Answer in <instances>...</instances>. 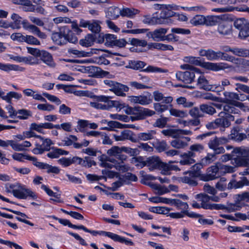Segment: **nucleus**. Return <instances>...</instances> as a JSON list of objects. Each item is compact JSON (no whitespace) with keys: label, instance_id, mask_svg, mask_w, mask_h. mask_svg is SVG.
Instances as JSON below:
<instances>
[{"label":"nucleus","instance_id":"obj_36","mask_svg":"<svg viewBox=\"0 0 249 249\" xmlns=\"http://www.w3.org/2000/svg\"><path fill=\"white\" fill-rule=\"evenodd\" d=\"M0 70L9 72L11 71H22L24 68L18 65L0 63Z\"/></svg>","mask_w":249,"mask_h":249},{"label":"nucleus","instance_id":"obj_17","mask_svg":"<svg viewBox=\"0 0 249 249\" xmlns=\"http://www.w3.org/2000/svg\"><path fill=\"white\" fill-rule=\"evenodd\" d=\"M241 131L239 126L233 127L231 130V134L229 135V139L233 140L237 142H240L246 139H248V134L240 133Z\"/></svg>","mask_w":249,"mask_h":249},{"label":"nucleus","instance_id":"obj_46","mask_svg":"<svg viewBox=\"0 0 249 249\" xmlns=\"http://www.w3.org/2000/svg\"><path fill=\"white\" fill-rule=\"evenodd\" d=\"M146 64L142 61L139 60H130L128 62V66L127 68L135 70H140L143 68Z\"/></svg>","mask_w":249,"mask_h":249},{"label":"nucleus","instance_id":"obj_15","mask_svg":"<svg viewBox=\"0 0 249 249\" xmlns=\"http://www.w3.org/2000/svg\"><path fill=\"white\" fill-rule=\"evenodd\" d=\"M168 29L160 28L156 29L152 32L147 33V36L149 38L157 42L164 41L165 35L167 33Z\"/></svg>","mask_w":249,"mask_h":249},{"label":"nucleus","instance_id":"obj_50","mask_svg":"<svg viewBox=\"0 0 249 249\" xmlns=\"http://www.w3.org/2000/svg\"><path fill=\"white\" fill-rule=\"evenodd\" d=\"M217 155L218 154H215L214 152L212 153H208L207 156L201 160V164L203 165H207L212 163L216 160Z\"/></svg>","mask_w":249,"mask_h":249},{"label":"nucleus","instance_id":"obj_19","mask_svg":"<svg viewBox=\"0 0 249 249\" xmlns=\"http://www.w3.org/2000/svg\"><path fill=\"white\" fill-rule=\"evenodd\" d=\"M220 51L215 52L212 49H201L199 51V54L201 56H205L209 61L219 60Z\"/></svg>","mask_w":249,"mask_h":249},{"label":"nucleus","instance_id":"obj_39","mask_svg":"<svg viewBox=\"0 0 249 249\" xmlns=\"http://www.w3.org/2000/svg\"><path fill=\"white\" fill-rule=\"evenodd\" d=\"M189 149L190 151L187 152L189 156L194 158L196 157V153H200L204 150V147L202 144L195 143L191 145Z\"/></svg>","mask_w":249,"mask_h":249},{"label":"nucleus","instance_id":"obj_48","mask_svg":"<svg viewBox=\"0 0 249 249\" xmlns=\"http://www.w3.org/2000/svg\"><path fill=\"white\" fill-rule=\"evenodd\" d=\"M205 16L201 15H196L193 17L190 21V23L195 26L204 25L205 24Z\"/></svg>","mask_w":249,"mask_h":249},{"label":"nucleus","instance_id":"obj_58","mask_svg":"<svg viewBox=\"0 0 249 249\" xmlns=\"http://www.w3.org/2000/svg\"><path fill=\"white\" fill-rule=\"evenodd\" d=\"M232 53L237 56L241 57H249V50L244 48H234Z\"/></svg>","mask_w":249,"mask_h":249},{"label":"nucleus","instance_id":"obj_10","mask_svg":"<svg viewBox=\"0 0 249 249\" xmlns=\"http://www.w3.org/2000/svg\"><path fill=\"white\" fill-rule=\"evenodd\" d=\"M111 97L106 96L105 95L95 96L94 99L96 101L98 102H103L107 104H103L94 102H90V106L96 109L109 110L112 107L116 106L117 104V102L116 101L110 100L109 99Z\"/></svg>","mask_w":249,"mask_h":249},{"label":"nucleus","instance_id":"obj_1","mask_svg":"<svg viewBox=\"0 0 249 249\" xmlns=\"http://www.w3.org/2000/svg\"><path fill=\"white\" fill-rule=\"evenodd\" d=\"M222 93L225 98H220V102L225 104L223 106L224 111L238 114L240 112L239 108L245 110L246 107L244 104L236 101L245 100L244 95L241 94L239 95L237 93L228 91L223 92Z\"/></svg>","mask_w":249,"mask_h":249},{"label":"nucleus","instance_id":"obj_27","mask_svg":"<svg viewBox=\"0 0 249 249\" xmlns=\"http://www.w3.org/2000/svg\"><path fill=\"white\" fill-rule=\"evenodd\" d=\"M249 186L248 179L246 177H242L239 181L233 180L228 184V189H237L242 188L244 186Z\"/></svg>","mask_w":249,"mask_h":249},{"label":"nucleus","instance_id":"obj_2","mask_svg":"<svg viewBox=\"0 0 249 249\" xmlns=\"http://www.w3.org/2000/svg\"><path fill=\"white\" fill-rule=\"evenodd\" d=\"M51 38L53 42L58 45H64L70 42L76 44L78 38L68 26L61 27L58 32L52 34Z\"/></svg>","mask_w":249,"mask_h":249},{"label":"nucleus","instance_id":"obj_35","mask_svg":"<svg viewBox=\"0 0 249 249\" xmlns=\"http://www.w3.org/2000/svg\"><path fill=\"white\" fill-rule=\"evenodd\" d=\"M101 22L97 20H90L89 25L88 29L92 33H94V35H96L97 36L101 37L102 34H100L101 31Z\"/></svg>","mask_w":249,"mask_h":249},{"label":"nucleus","instance_id":"obj_6","mask_svg":"<svg viewBox=\"0 0 249 249\" xmlns=\"http://www.w3.org/2000/svg\"><path fill=\"white\" fill-rule=\"evenodd\" d=\"M12 158L14 160L20 162L23 161V159L32 161L34 165L40 169H46L47 172L48 174L53 173L58 174L60 172V170L58 167L53 166L46 163L38 161L36 157H32L27 154L15 153L12 155Z\"/></svg>","mask_w":249,"mask_h":249},{"label":"nucleus","instance_id":"obj_12","mask_svg":"<svg viewBox=\"0 0 249 249\" xmlns=\"http://www.w3.org/2000/svg\"><path fill=\"white\" fill-rule=\"evenodd\" d=\"M235 28L239 30V37L245 39L249 37V22L244 18L236 19L234 22Z\"/></svg>","mask_w":249,"mask_h":249},{"label":"nucleus","instance_id":"obj_28","mask_svg":"<svg viewBox=\"0 0 249 249\" xmlns=\"http://www.w3.org/2000/svg\"><path fill=\"white\" fill-rule=\"evenodd\" d=\"M161 160L158 157L151 156L146 158V166L150 171L158 169Z\"/></svg>","mask_w":249,"mask_h":249},{"label":"nucleus","instance_id":"obj_54","mask_svg":"<svg viewBox=\"0 0 249 249\" xmlns=\"http://www.w3.org/2000/svg\"><path fill=\"white\" fill-rule=\"evenodd\" d=\"M202 165L201 164H195L194 166L191 168V170H189L190 172H191V174L194 177H196V178H199L201 179V177L203 174H201V169L202 167Z\"/></svg>","mask_w":249,"mask_h":249},{"label":"nucleus","instance_id":"obj_32","mask_svg":"<svg viewBox=\"0 0 249 249\" xmlns=\"http://www.w3.org/2000/svg\"><path fill=\"white\" fill-rule=\"evenodd\" d=\"M154 100L156 102L161 101V103L165 104H170L173 101V97L171 96L165 97L161 92L158 90L154 91L153 92Z\"/></svg>","mask_w":249,"mask_h":249},{"label":"nucleus","instance_id":"obj_55","mask_svg":"<svg viewBox=\"0 0 249 249\" xmlns=\"http://www.w3.org/2000/svg\"><path fill=\"white\" fill-rule=\"evenodd\" d=\"M169 118L161 116L160 118L157 119L153 124L154 127L163 128L166 126Z\"/></svg>","mask_w":249,"mask_h":249},{"label":"nucleus","instance_id":"obj_26","mask_svg":"<svg viewBox=\"0 0 249 249\" xmlns=\"http://www.w3.org/2000/svg\"><path fill=\"white\" fill-rule=\"evenodd\" d=\"M196 77H197L196 85L199 89L205 90H211L212 89V85L209 84L205 77L201 74L200 71V75H198Z\"/></svg>","mask_w":249,"mask_h":249},{"label":"nucleus","instance_id":"obj_22","mask_svg":"<svg viewBox=\"0 0 249 249\" xmlns=\"http://www.w3.org/2000/svg\"><path fill=\"white\" fill-rule=\"evenodd\" d=\"M231 164L234 165L231 166L235 168L234 172L238 167H248L249 165V158L237 156L231 160Z\"/></svg>","mask_w":249,"mask_h":249},{"label":"nucleus","instance_id":"obj_25","mask_svg":"<svg viewBox=\"0 0 249 249\" xmlns=\"http://www.w3.org/2000/svg\"><path fill=\"white\" fill-rule=\"evenodd\" d=\"M121 9L117 6H112L105 10L106 17L108 20L117 19L120 15Z\"/></svg>","mask_w":249,"mask_h":249},{"label":"nucleus","instance_id":"obj_14","mask_svg":"<svg viewBox=\"0 0 249 249\" xmlns=\"http://www.w3.org/2000/svg\"><path fill=\"white\" fill-rule=\"evenodd\" d=\"M42 142L41 144L36 142V147L34 148L32 152L34 154H42L44 151H48L50 149V146L53 144L52 141L50 139L44 138L39 139Z\"/></svg>","mask_w":249,"mask_h":249},{"label":"nucleus","instance_id":"obj_5","mask_svg":"<svg viewBox=\"0 0 249 249\" xmlns=\"http://www.w3.org/2000/svg\"><path fill=\"white\" fill-rule=\"evenodd\" d=\"M184 61L186 62L200 66L205 69L218 71L221 70H224L230 68L229 65L226 63H212L210 62H202L200 58L199 57H194L192 56H186L184 58Z\"/></svg>","mask_w":249,"mask_h":249},{"label":"nucleus","instance_id":"obj_7","mask_svg":"<svg viewBox=\"0 0 249 249\" xmlns=\"http://www.w3.org/2000/svg\"><path fill=\"white\" fill-rule=\"evenodd\" d=\"M180 68L182 70H185L186 71L177 72L176 77L178 80L182 81L184 84L192 83L194 81L195 78L200 75V70L190 64L181 65Z\"/></svg>","mask_w":249,"mask_h":249},{"label":"nucleus","instance_id":"obj_29","mask_svg":"<svg viewBox=\"0 0 249 249\" xmlns=\"http://www.w3.org/2000/svg\"><path fill=\"white\" fill-rule=\"evenodd\" d=\"M215 132L214 131H210L207 133H203L201 135H199L197 136L196 138L197 139H203L206 137L210 136H213L214 138L217 141V142L218 143L219 145L221 146V144H225L229 142L228 138H226L225 137H217L216 136H215Z\"/></svg>","mask_w":249,"mask_h":249},{"label":"nucleus","instance_id":"obj_34","mask_svg":"<svg viewBox=\"0 0 249 249\" xmlns=\"http://www.w3.org/2000/svg\"><path fill=\"white\" fill-rule=\"evenodd\" d=\"M96 38V35L91 34H88L84 38L80 40L79 44L83 47H90L93 44Z\"/></svg>","mask_w":249,"mask_h":249},{"label":"nucleus","instance_id":"obj_30","mask_svg":"<svg viewBox=\"0 0 249 249\" xmlns=\"http://www.w3.org/2000/svg\"><path fill=\"white\" fill-rule=\"evenodd\" d=\"M184 174L186 176L181 177L180 178V180L182 182L187 183L192 186H196L197 185V182L196 180V178H197L193 176V175L191 174V172L187 171L184 172Z\"/></svg>","mask_w":249,"mask_h":249},{"label":"nucleus","instance_id":"obj_59","mask_svg":"<svg viewBox=\"0 0 249 249\" xmlns=\"http://www.w3.org/2000/svg\"><path fill=\"white\" fill-rule=\"evenodd\" d=\"M30 29L29 31L32 34H34L35 36H37L38 37L41 39H45L46 38V34L42 32L39 28L36 26L35 25H33L32 26L30 27Z\"/></svg>","mask_w":249,"mask_h":249},{"label":"nucleus","instance_id":"obj_11","mask_svg":"<svg viewBox=\"0 0 249 249\" xmlns=\"http://www.w3.org/2000/svg\"><path fill=\"white\" fill-rule=\"evenodd\" d=\"M13 195L18 198L26 199L30 198L33 200H36V194L30 189L26 188L24 185H19L18 189H13L12 191Z\"/></svg>","mask_w":249,"mask_h":249},{"label":"nucleus","instance_id":"obj_43","mask_svg":"<svg viewBox=\"0 0 249 249\" xmlns=\"http://www.w3.org/2000/svg\"><path fill=\"white\" fill-rule=\"evenodd\" d=\"M169 107H172L170 104H165L162 103H155L153 104V107L155 113L157 114H161L169 108Z\"/></svg>","mask_w":249,"mask_h":249},{"label":"nucleus","instance_id":"obj_56","mask_svg":"<svg viewBox=\"0 0 249 249\" xmlns=\"http://www.w3.org/2000/svg\"><path fill=\"white\" fill-rule=\"evenodd\" d=\"M148 210L154 213L163 214H167L170 211L169 209L164 207H150Z\"/></svg>","mask_w":249,"mask_h":249},{"label":"nucleus","instance_id":"obj_24","mask_svg":"<svg viewBox=\"0 0 249 249\" xmlns=\"http://www.w3.org/2000/svg\"><path fill=\"white\" fill-rule=\"evenodd\" d=\"M212 136L208 143L209 148L213 150V152H214L215 154H220L224 153L225 152L224 148L222 146H220L214 136Z\"/></svg>","mask_w":249,"mask_h":249},{"label":"nucleus","instance_id":"obj_33","mask_svg":"<svg viewBox=\"0 0 249 249\" xmlns=\"http://www.w3.org/2000/svg\"><path fill=\"white\" fill-rule=\"evenodd\" d=\"M113 137L116 141H124L125 140L133 141V132L128 129L122 131L119 135H114Z\"/></svg>","mask_w":249,"mask_h":249},{"label":"nucleus","instance_id":"obj_37","mask_svg":"<svg viewBox=\"0 0 249 249\" xmlns=\"http://www.w3.org/2000/svg\"><path fill=\"white\" fill-rule=\"evenodd\" d=\"M99 39L98 40L99 43H102L106 40L105 44L113 46L116 39L117 38V36L112 34H107L104 35V34H102L101 37H99Z\"/></svg>","mask_w":249,"mask_h":249},{"label":"nucleus","instance_id":"obj_3","mask_svg":"<svg viewBox=\"0 0 249 249\" xmlns=\"http://www.w3.org/2000/svg\"><path fill=\"white\" fill-rule=\"evenodd\" d=\"M153 7L155 10L159 11L156 12L155 14L158 18L160 24L167 23L169 18L177 15L174 11L179 9V6L174 4H161L156 3L153 4Z\"/></svg>","mask_w":249,"mask_h":249},{"label":"nucleus","instance_id":"obj_16","mask_svg":"<svg viewBox=\"0 0 249 249\" xmlns=\"http://www.w3.org/2000/svg\"><path fill=\"white\" fill-rule=\"evenodd\" d=\"M86 70L89 75L93 77H104L109 74V72L103 71L100 68L94 66L87 67Z\"/></svg>","mask_w":249,"mask_h":249},{"label":"nucleus","instance_id":"obj_61","mask_svg":"<svg viewBox=\"0 0 249 249\" xmlns=\"http://www.w3.org/2000/svg\"><path fill=\"white\" fill-rule=\"evenodd\" d=\"M182 159L179 161L181 165H190L195 162V160L193 159V157L189 156L188 152H185L181 155Z\"/></svg>","mask_w":249,"mask_h":249},{"label":"nucleus","instance_id":"obj_57","mask_svg":"<svg viewBox=\"0 0 249 249\" xmlns=\"http://www.w3.org/2000/svg\"><path fill=\"white\" fill-rule=\"evenodd\" d=\"M233 152L238 154L242 157L249 158V146L236 147L233 150Z\"/></svg>","mask_w":249,"mask_h":249},{"label":"nucleus","instance_id":"obj_20","mask_svg":"<svg viewBox=\"0 0 249 249\" xmlns=\"http://www.w3.org/2000/svg\"><path fill=\"white\" fill-rule=\"evenodd\" d=\"M217 32L222 36L230 35L232 33V26L227 21H222L218 24Z\"/></svg>","mask_w":249,"mask_h":249},{"label":"nucleus","instance_id":"obj_47","mask_svg":"<svg viewBox=\"0 0 249 249\" xmlns=\"http://www.w3.org/2000/svg\"><path fill=\"white\" fill-rule=\"evenodd\" d=\"M168 204L176 206L177 208L183 210H186L189 206L186 202H182L178 199H170L169 198Z\"/></svg>","mask_w":249,"mask_h":249},{"label":"nucleus","instance_id":"obj_38","mask_svg":"<svg viewBox=\"0 0 249 249\" xmlns=\"http://www.w3.org/2000/svg\"><path fill=\"white\" fill-rule=\"evenodd\" d=\"M79 230H82L86 232L90 233L93 236H96L97 235L99 234L100 235L107 236L110 238L111 237L112 233V232H111L105 231H94L89 230L86 227L82 225H80Z\"/></svg>","mask_w":249,"mask_h":249},{"label":"nucleus","instance_id":"obj_62","mask_svg":"<svg viewBox=\"0 0 249 249\" xmlns=\"http://www.w3.org/2000/svg\"><path fill=\"white\" fill-rule=\"evenodd\" d=\"M79 165L88 168L91 167L92 165H95L96 162L94 161L91 158L89 157H85L84 158H81V161H80Z\"/></svg>","mask_w":249,"mask_h":249},{"label":"nucleus","instance_id":"obj_9","mask_svg":"<svg viewBox=\"0 0 249 249\" xmlns=\"http://www.w3.org/2000/svg\"><path fill=\"white\" fill-rule=\"evenodd\" d=\"M104 83L109 88V90L116 95L124 97L125 92L129 90V87L123 84L109 79L105 80Z\"/></svg>","mask_w":249,"mask_h":249},{"label":"nucleus","instance_id":"obj_23","mask_svg":"<svg viewBox=\"0 0 249 249\" xmlns=\"http://www.w3.org/2000/svg\"><path fill=\"white\" fill-rule=\"evenodd\" d=\"M39 57L40 60L49 67L54 68L55 67L56 63L53 60V56L49 52L42 50Z\"/></svg>","mask_w":249,"mask_h":249},{"label":"nucleus","instance_id":"obj_21","mask_svg":"<svg viewBox=\"0 0 249 249\" xmlns=\"http://www.w3.org/2000/svg\"><path fill=\"white\" fill-rule=\"evenodd\" d=\"M170 142L171 145L177 149L183 148L188 145V142L190 141V138L188 137H184L175 138Z\"/></svg>","mask_w":249,"mask_h":249},{"label":"nucleus","instance_id":"obj_44","mask_svg":"<svg viewBox=\"0 0 249 249\" xmlns=\"http://www.w3.org/2000/svg\"><path fill=\"white\" fill-rule=\"evenodd\" d=\"M156 132L155 130H149L146 132H141L138 134V139L139 140L146 141L154 138Z\"/></svg>","mask_w":249,"mask_h":249},{"label":"nucleus","instance_id":"obj_8","mask_svg":"<svg viewBox=\"0 0 249 249\" xmlns=\"http://www.w3.org/2000/svg\"><path fill=\"white\" fill-rule=\"evenodd\" d=\"M124 111L126 114L131 115L129 117L130 120L132 121L143 120L155 114L154 110L140 106L135 107L127 106L124 107Z\"/></svg>","mask_w":249,"mask_h":249},{"label":"nucleus","instance_id":"obj_42","mask_svg":"<svg viewBox=\"0 0 249 249\" xmlns=\"http://www.w3.org/2000/svg\"><path fill=\"white\" fill-rule=\"evenodd\" d=\"M218 116L220 118L216 119V123L218 124V126H221L223 127H228L231 124L229 122L228 118H226L225 116V113L223 111L219 113Z\"/></svg>","mask_w":249,"mask_h":249},{"label":"nucleus","instance_id":"obj_49","mask_svg":"<svg viewBox=\"0 0 249 249\" xmlns=\"http://www.w3.org/2000/svg\"><path fill=\"white\" fill-rule=\"evenodd\" d=\"M22 97V95L20 93L10 91L8 92L6 95L3 98V100L5 101L9 104H11L12 98H15L17 100H19Z\"/></svg>","mask_w":249,"mask_h":249},{"label":"nucleus","instance_id":"obj_64","mask_svg":"<svg viewBox=\"0 0 249 249\" xmlns=\"http://www.w3.org/2000/svg\"><path fill=\"white\" fill-rule=\"evenodd\" d=\"M176 102L178 105H182L184 107L186 108L191 107L194 105L193 102L187 101L186 98L184 97L178 98Z\"/></svg>","mask_w":249,"mask_h":249},{"label":"nucleus","instance_id":"obj_31","mask_svg":"<svg viewBox=\"0 0 249 249\" xmlns=\"http://www.w3.org/2000/svg\"><path fill=\"white\" fill-rule=\"evenodd\" d=\"M195 198L201 202V207L204 209H209L207 207L211 206L212 204L209 202L211 199L210 196L206 194H197Z\"/></svg>","mask_w":249,"mask_h":249},{"label":"nucleus","instance_id":"obj_52","mask_svg":"<svg viewBox=\"0 0 249 249\" xmlns=\"http://www.w3.org/2000/svg\"><path fill=\"white\" fill-rule=\"evenodd\" d=\"M11 18L14 22L11 23V27L13 29H19L21 24V18L18 15L13 13L11 16Z\"/></svg>","mask_w":249,"mask_h":249},{"label":"nucleus","instance_id":"obj_63","mask_svg":"<svg viewBox=\"0 0 249 249\" xmlns=\"http://www.w3.org/2000/svg\"><path fill=\"white\" fill-rule=\"evenodd\" d=\"M133 163H135V165L141 168L146 166V159L144 160L143 157L139 156L138 157L133 158L132 159Z\"/></svg>","mask_w":249,"mask_h":249},{"label":"nucleus","instance_id":"obj_60","mask_svg":"<svg viewBox=\"0 0 249 249\" xmlns=\"http://www.w3.org/2000/svg\"><path fill=\"white\" fill-rule=\"evenodd\" d=\"M18 114L19 115L17 116V117L20 120H26L29 117L32 116V112L29 110L26 109H19L17 111V114Z\"/></svg>","mask_w":249,"mask_h":249},{"label":"nucleus","instance_id":"obj_53","mask_svg":"<svg viewBox=\"0 0 249 249\" xmlns=\"http://www.w3.org/2000/svg\"><path fill=\"white\" fill-rule=\"evenodd\" d=\"M200 110L202 114L203 113L212 115L216 112L214 107L207 104H202L200 105Z\"/></svg>","mask_w":249,"mask_h":249},{"label":"nucleus","instance_id":"obj_45","mask_svg":"<svg viewBox=\"0 0 249 249\" xmlns=\"http://www.w3.org/2000/svg\"><path fill=\"white\" fill-rule=\"evenodd\" d=\"M110 238L115 242H118L121 243H124L126 245L133 246L134 243L131 240L121 236L117 234L111 233Z\"/></svg>","mask_w":249,"mask_h":249},{"label":"nucleus","instance_id":"obj_40","mask_svg":"<svg viewBox=\"0 0 249 249\" xmlns=\"http://www.w3.org/2000/svg\"><path fill=\"white\" fill-rule=\"evenodd\" d=\"M52 151L49 152L47 156L51 159L58 158L60 155H67L69 152L60 148L53 147Z\"/></svg>","mask_w":249,"mask_h":249},{"label":"nucleus","instance_id":"obj_13","mask_svg":"<svg viewBox=\"0 0 249 249\" xmlns=\"http://www.w3.org/2000/svg\"><path fill=\"white\" fill-rule=\"evenodd\" d=\"M171 34L165 35L164 41L166 40L168 42H178L179 43H182V41L180 39L178 36H176L175 34H181L183 35H188L191 34V31L188 29H184L181 28H172L171 29Z\"/></svg>","mask_w":249,"mask_h":249},{"label":"nucleus","instance_id":"obj_4","mask_svg":"<svg viewBox=\"0 0 249 249\" xmlns=\"http://www.w3.org/2000/svg\"><path fill=\"white\" fill-rule=\"evenodd\" d=\"M234 169L231 165L217 163L207 169L206 174L201 177V180L204 181L213 180L219 178L221 174L233 173Z\"/></svg>","mask_w":249,"mask_h":249},{"label":"nucleus","instance_id":"obj_18","mask_svg":"<svg viewBox=\"0 0 249 249\" xmlns=\"http://www.w3.org/2000/svg\"><path fill=\"white\" fill-rule=\"evenodd\" d=\"M130 100L132 102L142 106L148 105L152 102L151 95L149 93L147 95L132 96Z\"/></svg>","mask_w":249,"mask_h":249},{"label":"nucleus","instance_id":"obj_41","mask_svg":"<svg viewBox=\"0 0 249 249\" xmlns=\"http://www.w3.org/2000/svg\"><path fill=\"white\" fill-rule=\"evenodd\" d=\"M222 16H205V24L206 26H213L218 23V20L222 18Z\"/></svg>","mask_w":249,"mask_h":249},{"label":"nucleus","instance_id":"obj_51","mask_svg":"<svg viewBox=\"0 0 249 249\" xmlns=\"http://www.w3.org/2000/svg\"><path fill=\"white\" fill-rule=\"evenodd\" d=\"M142 21L144 23L150 25L160 24V21L155 13L153 14L152 17L148 15L144 16Z\"/></svg>","mask_w":249,"mask_h":249}]
</instances>
